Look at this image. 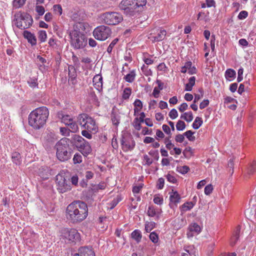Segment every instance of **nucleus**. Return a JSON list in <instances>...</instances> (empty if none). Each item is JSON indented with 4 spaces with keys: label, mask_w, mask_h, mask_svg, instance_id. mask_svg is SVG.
I'll list each match as a JSON object with an SVG mask.
<instances>
[{
    "label": "nucleus",
    "mask_w": 256,
    "mask_h": 256,
    "mask_svg": "<svg viewBox=\"0 0 256 256\" xmlns=\"http://www.w3.org/2000/svg\"><path fill=\"white\" fill-rule=\"evenodd\" d=\"M88 214L87 204L82 201L74 202L66 208L67 218L74 224L78 223L86 218Z\"/></svg>",
    "instance_id": "f257e3e1"
},
{
    "label": "nucleus",
    "mask_w": 256,
    "mask_h": 256,
    "mask_svg": "<svg viewBox=\"0 0 256 256\" xmlns=\"http://www.w3.org/2000/svg\"><path fill=\"white\" fill-rule=\"evenodd\" d=\"M49 112L46 106L32 110L28 116V124L35 130H39L46 124Z\"/></svg>",
    "instance_id": "f03ea898"
},
{
    "label": "nucleus",
    "mask_w": 256,
    "mask_h": 256,
    "mask_svg": "<svg viewBox=\"0 0 256 256\" xmlns=\"http://www.w3.org/2000/svg\"><path fill=\"white\" fill-rule=\"evenodd\" d=\"M69 141L68 138H63L56 145V156L62 162L68 160L71 157V149L70 148Z\"/></svg>",
    "instance_id": "7ed1b4c3"
},
{
    "label": "nucleus",
    "mask_w": 256,
    "mask_h": 256,
    "mask_svg": "<svg viewBox=\"0 0 256 256\" xmlns=\"http://www.w3.org/2000/svg\"><path fill=\"white\" fill-rule=\"evenodd\" d=\"M14 22L18 28L24 30L32 25L33 20L29 14L24 12H18L14 15Z\"/></svg>",
    "instance_id": "20e7f679"
},
{
    "label": "nucleus",
    "mask_w": 256,
    "mask_h": 256,
    "mask_svg": "<svg viewBox=\"0 0 256 256\" xmlns=\"http://www.w3.org/2000/svg\"><path fill=\"white\" fill-rule=\"evenodd\" d=\"M78 122L80 125L85 130L94 133L97 132L98 127L96 124L95 120L87 114H80L78 117Z\"/></svg>",
    "instance_id": "39448f33"
},
{
    "label": "nucleus",
    "mask_w": 256,
    "mask_h": 256,
    "mask_svg": "<svg viewBox=\"0 0 256 256\" xmlns=\"http://www.w3.org/2000/svg\"><path fill=\"white\" fill-rule=\"evenodd\" d=\"M60 236L66 243H76L80 240V234L74 228H62Z\"/></svg>",
    "instance_id": "423d86ee"
},
{
    "label": "nucleus",
    "mask_w": 256,
    "mask_h": 256,
    "mask_svg": "<svg viewBox=\"0 0 256 256\" xmlns=\"http://www.w3.org/2000/svg\"><path fill=\"white\" fill-rule=\"evenodd\" d=\"M70 36L71 38L72 46L76 49L84 48L87 44L86 36L76 30L70 32Z\"/></svg>",
    "instance_id": "0eeeda50"
},
{
    "label": "nucleus",
    "mask_w": 256,
    "mask_h": 256,
    "mask_svg": "<svg viewBox=\"0 0 256 256\" xmlns=\"http://www.w3.org/2000/svg\"><path fill=\"white\" fill-rule=\"evenodd\" d=\"M104 23L108 25H116L123 20L122 15L116 12H106L101 15Z\"/></svg>",
    "instance_id": "6e6552de"
},
{
    "label": "nucleus",
    "mask_w": 256,
    "mask_h": 256,
    "mask_svg": "<svg viewBox=\"0 0 256 256\" xmlns=\"http://www.w3.org/2000/svg\"><path fill=\"white\" fill-rule=\"evenodd\" d=\"M112 34L111 28L106 26L102 25L96 28L93 31V36L96 39L104 41L110 38Z\"/></svg>",
    "instance_id": "1a4fd4ad"
},
{
    "label": "nucleus",
    "mask_w": 256,
    "mask_h": 256,
    "mask_svg": "<svg viewBox=\"0 0 256 256\" xmlns=\"http://www.w3.org/2000/svg\"><path fill=\"white\" fill-rule=\"evenodd\" d=\"M72 141L74 144L82 152L88 154L91 152V147L89 143L82 136L75 134L72 138Z\"/></svg>",
    "instance_id": "9d476101"
},
{
    "label": "nucleus",
    "mask_w": 256,
    "mask_h": 256,
    "mask_svg": "<svg viewBox=\"0 0 256 256\" xmlns=\"http://www.w3.org/2000/svg\"><path fill=\"white\" fill-rule=\"evenodd\" d=\"M56 182L57 189L60 193H64L71 190V186L68 180H66L62 174H58L56 176Z\"/></svg>",
    "instance_id": "9b49d317"
},
{
    "label": "nucleus",
    "mask_w": 256,
    "mask_h": 256,
    "mask_svg": "<svg viewBox=\"0 0 256 256\" xmlns=\"http://www.w3.org/2000/svg\"><path fill=\"white\" fill-rule=\"evenodd\" d=\"M134 2V0H122L119 4V8L124 10L126 14L132 16L135 10Z\"/></svg>",
    "instance_id": "f8f14e48"
},
{
    "label": "nucleus",
    "mask_w": 256,
    "mask_h": 256,
    "mask_svg": "<svg viewBox=\"0 0 256 256\" xmlns=\"http://www.w3.org/2000/svg\"><path fill=\"white\" fill-rule=\"evenodd\" d=\"M74 256H95V254L92 248L82 246L78 249V252Z\"/></svg>",
    "instance_id": "ddd939ff"
},
{
    "label": "nucleus",
    "mask_w": 256,
    "mask_h": 256,
    "mask_svg": "<svg viewBox=\"0 0 256 256\" xmlns=\"http://www.w3.org/2000/svg\"><path fill=\"white\" fill-rule=\"evenodd\" d=\"M51 170L46 166H42L39 168V176L43 180H47L51 175Z\"/></svg>",
    "instance_id": "4468645a"
},
{
    "label": "nucleus",
    "mask_w": 256,
    "mask_h": 256,
    "mask_svg": "<svg viewBox=\"0 0 256 256\" xmlns=\"http://www.w3.org/2000/svg\"><path fill=\"white\" fill-rule=\"evenodd\" d=\"M58 118L61 120L62 122L65 124L66 125H68L73 120L71 117L68 114H66L62 111L58 112L57 114Z\"/></svg>",
    "instance_id": "2eb2a0df"
},
{
    "label": "nucleus",
    "mask_w": 256,
    "mask_h": 256,
    "mask_svg": "<svg viewBox=\"0 0 256 256\" xmlns=\"http://www.w3.org/2000/svg\"><path fill=\"white\" fill-rule=\"evenodd\" d=\"M24 36L32 46L36 44V39L34 34L27 30H24Z\"/></svg>",
    "instance_id": "dca6fc26"
},
{
    "label": "nucleus",
    "mask_w": 256,
    "mask_h": 256,
    "mask_svg": "<svg viewBox=\"0 0 256 256\" xmlns=\"http://www.w3.org/2000/svg\"><path fill=\"white\" fill-rule=\"evenodd\" d=\"M166 34V32L164 30H160V32L156 36H150L149 38L153 42H160L163 40Z\"/></svg>",
    "instance_id": "f3484780"
},
{
    "label": "nucleus",
    "mask_w": 256,
    "mask_h": 256,
    "mask_svg": "<svg viewBox=\"0 0 256 256\" xmlns=\"http://www.w3.org/2000/svg\"><path fill=\"white\" fill-rule=\"evenodd\" d=\"M240 226H238L236 228V230L234 232L233 236L230 238V244L232 246H234L236 244V241L238 240L240 233Z\"/></svg>",
    "instance_id": "a211bd4d"
},
{
    "label": "nucleus",
    "mask_w": 256,
    "mask_h": 256,
    "mask_svg": "<svg viewBox=\"0 0 256 256\" xmlns=\"http://www.w3.org/2000/svg\"><path fill=\"white\" fill-rule=\"evenodd\" d=\"M170 199L172 202L176 204L180 202V196L176 191L172 190L170 193Z\"/></svg>",
    "instance_id": "6ab92c4d"
},
{
    "label": "nucleus",
    "mask_w": 256,
    "mask_h": 256,
    "mask_svg": "<svg viewBox=\"0 0 256 256\" xmlns=\"http://www.w3.org/2000/svg\"><path fill=\"white\" fill-rule=\"evenodd\" d=\"M121 144L122 146L123 150L125 151H128V150L133 149L135 145L134 142V141H132V144H130L129 142L124 140V138L121 140Z\"/></svg>",
    "instance_id": "aec40b11"
},
{
    "label": "nucleus",
    "mask_w": 256,
    "mask_h": 256,
    "mask_svg": "<svg viewBox=\"0 0 256 256\" xmlns=\"http://www.w3.org/2000/svg\"><path fill=\"white\" fill-rule=\"evenodd\" d=\"M134 115L136 116V114L140 112L142 108V104L140 100L136 99L134 103Z\"/></svg>",
    "instance_id": "412c9836"
},
{
    "label": "nucleus",
    "mask_w": 256,
    "mask_h": 256,
    "mask_svg": "<svg viewBox=\"0 0 256 256\" xmlns=\"http://www.w3.org/2000/svg\"><path fill=\"white\" fill-rule=\"evenodd\" d=\"M102 78L100 75H96L93 78V82L94 83V84L96 88L98 89L99 88L102 87Z\"/></svg>",
    "instance_id": "4be33fe9"
},
{
    "label": "nucleus",
    "mask_w": 256,
    "mask_h": 256,
    "mask_svg": "<svg viewBox=\"0 0 256 256\" xmlns=\"http://www.w3.org/2000/svg\"><path fill=\"white\" fill-rule=\"evenodd\" d=\"M196 78L194 76L190 77L188 80V82L186 84L185 90L191 91L192 86L195 84Z\"/></svg>",
    "instance_id": "5701e85b"
},
{
    "label": "nucleus",
    "mask_w": 256,
    "mask_h": 256,
    "mask_svg": "<svg viewBox=\"0 0 256 256\" xmlns=\"http://www.w3.org/2000/svg\"><path fill=\"white\" fill-rule=\"evenodd\" d=\"M132 238L136 240L137 242H139L142 239V234L140 230H136L132 232L131 234Z\"/></svg>",
    "instance_id": "b1692460"
},
{
    "label": "nucleus",
    "mask_w": 256,
    "mask_h": 256,
    "mask_svg": "<svg viewBox=\"0 0 256 256\" xmlns=\"http://www.w3.org/2000/svg\"><path fill=\"white\" fill-rule=\"evenodd\" d=\"M188 229L190 232H194L196 234H198L201 231L200 226L196 223H192L189 226Z\"/></svg>",
    "instance_id": "393cba45"
},
{
    "label": "nucleus",
    "mask_w": 256,
    "mask_h": 256,
    "mask_svg": "<svg viewBox=\"0 0 256 256\" xmlns=\"http://www.w3.org/2000/svg\"><path fill=\"white\" fill-rule=\"evenodd\" d=\"M136 75L134 70H132L124 77V79L127 82H132L135 79Z\"/></svg>",
    "instance_id": "a878e982"
},
{
    "label": "nucleus",
    "mask_w": 256,
    "mask_h": 256,
    "mask_svg": "<svg viewBox=\"0 0 256 256\" xmlns=\"http://www.w3.org/2000/svg\"><path fill=\"white\" fill-rule=\"evenodd\" d=\"M194 206L192 202H186L181 206V211L183 212L190 210Z\"/></svg>",
    "instance_id": "bb28decb"
},
{
    "label": "nucleus",
    "mask_w": 256,
    "mask_h": 256,
    "mask_svg": "<svg viewBox=\"0 0 256 256\" xmlns=\"http://www.w3.org/2000/svg\"><path fill=\"white\" fill-rule=\"evenodd\" d=\"M193 114L192 112H184L180 116V118L183 119L187 122H190L193 120Z\"/></svg>",
    "instance_id": "cd10ccee"
},
{
    "label": "nucleus",
    "mask_w": 256,
    "mask_h": 256,
    "mask_svg": "<svg viewBox=\"0 0 256 256\" xmlns=\"http://www.w3.org/2000/svg\"><path fill=\"white\" fill-rule=\"evenodd\" d=\"M12 162L16 165L20 164V155L18 152H14L12 154Z\"/></svg>",
    "instance_id": "c85d7f7f"
},
{
    "label": "nucleus",
    "mask_w": 256,
    "mask_h": 256,
    "mask_svg": "<svg viewBox=\"0 0 256 256\" xmlns=\"http://www.w3.org/2000/svg\"><path fill=\"white\" fill-rule=\"evenodd\" d=\"M202 122L203 121L202 118L200 117L197 116L192 124V128L195 130H197L202 125Z\"/></svg>",
    "instance_id": "c756f323"
},
{
    "label": "nucleus",
    "mask_w": 256,
    "mask_h": 256,
    "mask_svg": "<svg viewBox=\"0 0 256 256\" xmlns=\"http://www.w3.org/2000/svg\"><path fill=\"white\" fill-rule=\"evenodd\" d=\"M38 38L40 42H44L47 38L46 32L45 30H40L38 32Z\"/></svg>",
    "instance_id": "7c9ffc66"
},
{
    "label": "nucleus",
    "mask_w": 256,
    "mask_h": 256,
    "mask_svg": "<svg viewBox=\"0 0 256 256\" xmlns=\"http://www.w3.org/2000/svg\"><path fill=\"white\" fill-rule=\"evenodd\" d=\"M132 93V89L130 88H126L124 89L122 94V98L124 100L129 98Z\"/></svg>",
    "instance_id": "2f4dec72"
},
{
    "label": "nucleus",
    "mask_w": 256,
    "mask_h": 256,
    "mask_svg": "<svg viewBox=\"0 0 256 256\" xmlns=\"http://www.w3.org/2000/svg\"><path fill=\"white\" fill-rule=\"evenodd\" d=\"M236 72L232 69L227 70L225 73V76L226 78H234L236 76Z\"/></svg>",
    "instance_id": "473e14b6"
},
{
    "label": "nucleus",
    "mask_w": 256,
    "mask_h": 256,
    "mask_svg": "<svg viewBox=\"0 0 256 256\" xmlns=\"http://www.w3.org/2000/svg\"><path fill=\"white\" fill-rule=\"evenodd\" d=\"M68 126L69 129H70V132H76L78 130V126L77 124L72 120L70 123H68Z\"/></svg>",
    "instance_id": "72a5a7b5"
},
{
    "label": "nucleus",
    "mask_w": 256,
    "mask_h": 256,
    "mask_svg": "<svg viewBox=\"0 0 256 256\" xmlns=\"http://www.w3.org/2000/svg\"><path fill=\"white\" fill-rule=\"evenodd\" d=\"M26 0H14L13 2V6L16 8H18L22 6L25 3Z\"/></svg>",
    "instance_id": "f704fd0d"
},
{
    "label": "nucleus",
    "mask_w": 256,
    "mask_h": 256,
    "mask_svg": "<svg viewBox=\"0 0 256 256\" xmlns=\"http://www.w3.org/2000/svg\"><path fill=\"white\" fill-rule=\"evenodd\" d=\"M194 134V132H192V130H188L185 132L184 134V136H186L190 141L193 142L195 140V136H192V134Z\"/></svg>",
    "instance_id": "c9c22d12"
},
{
    "label": "nucleus",
    "mask_w": 256,
    "mask_h": 256,
    "mask_svg": "<svg viewBox=\"0 0 256 256\" xmlns=\"http://www.w3.org/2000/svg\"><path fill=\"white\" fill-rule=\"evenodd\" d=\"M134 8L136 9L140 6H144L146 4V0H134Z\"/></svg>",
    "instance_id": "e433bc0d"
},
{
    "label": "nucleus",
    "mask_w": 256,
    "mask_h": 256,
    "mask_svg": "<svg viewBox=\"0 0 256 256\" xmlns=\"http://www.w3.org/2000/svg\"><path fill=\"white\" fill-rule=\"evenodd\" d=\"M155 226V223L154 222H147L145 224V230L147 232H150Z\"/></svg>",
    "instance_id": "4c0bfd02"
},
{
    "label": "nucleus",
    "mask_w": 256,
    "mask_h": 256,
    "mask_svg": "<svg viewBox=\"0 0 256 256\" xmlns=\"http://www.w3.org/2000/svg\"><path fill=\"white\" fill-rule=\"evenodd\" d=\"M118 38H114L110 44L109 46H108L107 48V52L108 53L110 54L112 52L113 48L114 46L117 44V42L118 41Z\"/></svg>",
    "instance_id": "58836bf2"
},
{
    "label": "nucleus",
    "mask_w": 256,
    "mask_h": 256,
    "mask_svg": "<svg viewBox=\"0 0 256 256\" xmlns=\"http://www.w3.org/2000/svg\"><path fill=\"white\" fill-rule=\"evenodd\" d=\"M186 128V124L184 121L179 120L176 124V130H182Z\"/></svg>",
    "instance_id": "ea45409f"
},
{
    "label": "nucleus",
    "mask_w": 256,
    "mask_h": 256,
    "mask_svg": "<svg viewBox=\"0 0 256 256\" xmlns=\"http://www.w3.org/2000/svg\"><path fill=\"white\" fill-rule=\"evenodd\" d=\"M68 76L69 77L76 78V74L75 68L73 66H68Z\"/></svg>",
    "instance_id": "a19ab883"
},
{
    "label": "nucleus",
    "mask_w": 256,
    "mask_h": 256,
    "mask_svg": "<svg viewBox=\"0 0 256 256\" xmlns=\"http://www.w3.org/2000/svg\"><path fill=\"white\" fill-rule=\"evenodd\" d=\"M53 10L56 14L61 15L62 14V8L60 4H55L53 6Z\"/></svg>",
    "instance_id": "79ce46f5"
},
{
    "label": "nucleus",
    "mask_w": 256,
    "mask_h": 256,
    "mask_svg": "<svg viewBox=\"0 0 256 256\" xmlns=\"http://www.w3.org/2000/svg\"><path fill=\"white\" fill-rule=\"evenodd\" d=\"M73 161L74 164L80 163L82 162V156L81 154L78 153L76 154L73 158Z\"/></svg>",
    "instance_id": "37998d69"
},
{
    "label": "nucleus",
    "mask_w": 256,
    "mask_h": 256,
    "mask_svg": "<svg viewBox=\"0 0 256 256\" xmlns=\"http://www.w3.org/2000/svg\"><path fill=\"white\" fill-rule=\"evenodd\" d=\"M141 122H140L138 118H134V122H133V125H134V126L135 128V129H136V130H139L141 129V128H142L141 124H140Z\"/></svg>",
    "instance_id": "c03bdc74"
},
{
    "label": "nucleus",
    "mask_w": 256,
    "mask_h": 256,
    "mask_svg": "<svg viewBox=\"0 0 256 256\" xmlns=\"http://www.w3.org/2000/svg\"><path fill=\"white\" fill-rule=\"evenodd\" d=\"M150 238L154 243H156L158 240V236L156 232H152L150 234Z\"/></svg>",
    "instance_id": "a18cd8bd"
},
{
    "label": "nucleus",
    "mask_w": 256,
    "mask_h": 256,
    "mask_svg": "<svg viewBox=\"0 0 256 256\" xmlns=\"http://www.w3.org/2000/svg\"><path fill=\"white\" fill-rule=\"evenodd\" d=\"M36 11L40 16H42L44 14L45 10L44 6L40 5H36Z\"/></svg>",
    "instance_id": "49530a36"
},
{
    "label": "nucleus",
    "mask_w": 256,
    "mask_h": 256,
    "mask_svg": "<svg viewBox=\"0 0 256 256\" xmlns=\"http://www.w3.org/2000/svg\"><path fill=\"white\" fill-rule=\"evenodd\" d=\"M178 168V172L182 174H186L190 170V168L188 166H180V168Z\"/></svg>",
    "instance_id": "de8ad7c7"
},
{
    "label": "nucleus",
    "mask_w": 256,
    "mask_h": 256,
    "mask_svg": "<svg viewBox=\"0 0 256 256\" xmlns=\"http://www.w3.org/2000/svg\"><path fill=\"white\" fill-rule=\"evenodd\" d=\"M111 120L113 124L117 126L120 123V118L118 116L113 114L112 116Z\"/></svg>",
    "instance_id": "09e8293b"
},
{
    "label": "nucleus",
    "mask_w": 256,
    "mask_h": 256,
    "mask_svg": "<svg viewBox=\"0 0 256 256\" xmlns=\"http://www.w3.org/2000/svg\"><path fill=\"white\" fill-rule=\"evenodd\" d=\"M213 190V186L212 184H210L207 185L204 188V194L206 195L210 194Z\"/></svg>",
    "instance_id": "8fccbe9b"
},
{
    "label": "nucleus",
    "mask_w": 256,
    "mask_h": 256,
    "mask_svg": "<svg viewBox=\"0 0 256 256\" xmlns=\"http://www.w3.org/2000/svg\"><path fill=\"white\" fill-rule=\"evenodd\" d=\"M60 132L63 136H68L70 134V130L66 128H60Z\"/></svg>",
    "instance_id": "3c124183"
},
{
    "label": "nucleus",
    "mask_w": 256,
    "mask_h": 256,
    "mask_svg": "<svg viewBox=\"0 0 256 256\" xmlns=\"http://www.w3.org/2000/svg\"><path fill=\"white\" fill-rule=\"evenodd\" d=\"M169 116L172 120L176 118L178 116L176 110L174 108L172 109L169 112Z\"/></svg>",
    "instance_id": "603ef678"
},
{
    "label": "nucleus",
    "mask_w": 256,
    "mask_h": 256,
    "mask_svg": "<svg viewBox=\"0 0 256 256\" xmlns=\"http://www.w3.org/2000/svg\"><path fill=\"white\" fill-rule=\"evenodd\" d=\"M248 16V12L246 11H241L238 15V18L239 20H243L246 18Z\"/></svg>",
    "instance_id": "864d4df0"
},
{
    "label": "nucleus",
    "mask_w": 256,
    "mask_h": 256,
    "mask_svg": "<svg viewBox=\"0 0 256 256\" xmlns=\"http://www.w3.org/2000/svg\"><path fill=\"white\" fill-rule=\"evenodd\" d=\"M148 214L150 216H154L156 214V210L152 206H150L148 210Z\"/></svg>",
    "instance_id": "5fc2aeb1"
},
{
    "label": "nucleus",
    "mask_w": 256,
    "mask_h": 256,
    "mask_svg": "<svg viewBox=\"0 0 256 256\" xmlns=\"http://www.w3.org/2000/svg\"><path fill=\"white\" fill-rule=\"evenodd\" d=\"M162 130L164 131V132L167 134L170 135V138L171 137L172 133L170 132V127L167 126L166 124H163L162 126Z\"/></svg>",
    "instance_id": "6e6d98bb"
},
{
    "label": "nucleus",
    "mask_w": 256,
    "mask_h": 256,
    "mask_svg": "<svg viewBox=\"0 0 256 256\" xmlns=\"http://www.w3.org/2000/svg\"><path fill=\"white\" fill-rule=\"evenodd\" d=\"M164 180L161 178H158L157 184V188L158 189H162L164 187Z\"/></svg>",
    "instance_id": "4d7b16f0"
},
{
    "label": "nucleus",
    "mask_w": 256,
    "mask_h": 256,
    "mask_svg": "<svg viewBox=\"0 0 256 256\" xmlns=\"http://www.w3.org/2000/svg\"><path fill=\"white\" fill-rule=\"evenodd\" d=\"M184 140V134H177L175 138L176 141V142H180V143L183 142Z\"/></svg>",
    "instance_id": "13d9d810"
},
{
    "label": "nucleus",
    "mask_w": 256,
    "mask_h": 256,
    "mask_svg": "<svg viewBox=\"0 0 256 256\" xmlns=\"http://www.w3.org/2000/svg\"><path fill=\"white\" fill-rule=\"evenodd\" d=\"M167 180L172 184H174L176 182V178L170 174H168L166 176Z\"/></svg>",
    "instance_id": "bf43d9fd"
},
{
    "label": "nucleus",
    "mask_w": 256,
    "mask_h": 256,
    "mask_svg": "<svg viewBox=\"0 0 256 256\" xmlns=\"http://www.w3.org/2000/svg\"><path fill=\"white\" fill-rule=\"evenodd\" d=\"M154 202L156 204H161L163 202V198L158 196H155L154 198Z\"/></svg>",
    "instance_id": "052dcab7"
},
{
    "label": "nucleus",
    "mask_w": 256,
    "mask_h": 256,
    "mask_svg": "<svg viewBox=\"0 0 256 256\" xmlns=\"http://www.w3.org/2000/svg\"><path fill=\"white\" fill-rule=\"evenodd\" d=\"M209 104V100H204L200 104V108L201 110L204 108Z\"/></svg>",
    "instance_id": "680f3d73"
},
{
    "label": "nucleus",
    "mask_w": 256,
    "mask_h": 256,
    "mask_svg": "<svg viewBox=\"0 0 256 256\" xmlns=\"http://www.w3.org/2000/svg\"><path fill=\"white\" fill-rule=\"evenodd\" d=\"M89 132H90L88 131V130H84L82 132V134L84 136L88 139H90L92 138V135Z\"/></svg>",
    "instance_id": "e2e57ef3"
},
{
    "label": "nucleus",
    "mask_w": 256,
    "mask_h": 256,
    "mask_svg": "<svg viewBox=\"0 0 256 256\" xmlns=\"http://www.w3.org/2000/svg\"><path fill=\"white\" fill-rule=\"evenodd\" d=\"M188 108V105L186 103H182L178 108V110L180 112H184V111L186 110Z\"/></svg>",
    "instance_id": "0e129e2a"
},
{
    "label": "nucleus",
    "mask_w": 256,
    "mask_h": 256,
    "mask_svg": "<svg viewBox=\"0 0 256 256\" xmlns=\"http://www.w3.org/2000/svg\"><path fill=\"white\" fill-rule=\"evenodd\" d=\"M78 178L76 175L73 176L71 178V182H72V184L74 186L78 185Z\"/></svg>",
    "instance_id": "69168bd1"
},
{
    "label": "nucleus",
    "mask_w": 256,
    "mask_h": 256,
    "mask_svg": "<svg viewBox=\"0 0 256 256\" xmlns=\"http://www.w3.org/2000/svg\"><path fill=\"white\" fill-rule=\"evenodd\" d=\"M142 188V186H134L132 188V192L134 194H138L140 192Z\"/></svg>",
    "instance_id": "338daca9"
},
{
    "label": "nucleus",
    "mask_w": 256,
    "mask_h": 256,
    "mask_svg": "<svg viewBox=\"0 0 256 256\" xmlns=\"http://www.w3.org/2000/svg\"><path fill=\"white\" fill-rule=\"evenodd\" d=\"M154 142V139L152 137L146 136L144 140V142L145 144H149L151 142Z\"/></svg>",
    "instance_id": "774afa93"
}]
</instances>
